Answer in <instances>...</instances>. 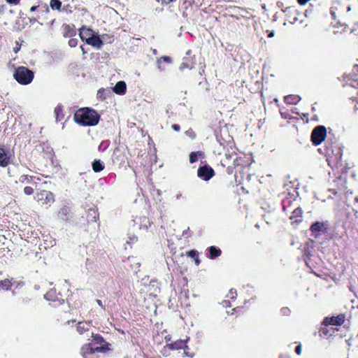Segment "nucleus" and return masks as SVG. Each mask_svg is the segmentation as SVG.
<instances>
[{
	"mask_svg": "<svg viewBox=\"0 0 358 358\" xmlns=\"http://www.w3.org/2000/svg\"><path fill=\"white\" fill-rule=\"evenodd\" d=\"M102 337L96 335L92 342L85 344L80 349V354L83 358H98V353L105 352L108 348L103 345Z\"/></svg>",
	"mask_w": 358,
	"mask_h": 358,
	"instance_id": "obj_1",
	"label": "nucleus"
},
{
	"mask_svg": "<svg viewBox=\"0 0 358 358\" xmlns=\"http://www.w3.org/2000/svg\"><path fill=\"white\" fill-rule=\"evenodd\" d=\"M73 118L76 123L82 126H95L99 123L100 116L93 109L83 108L75 113Z\"/></svg>",
	"mask_w": 358,
	"mask_h": 358,
	"instance_id": "obj_2",
	"label": "nucleus"
},
{
	"mask_svg": "<svg viewBox=\"0 0 358 358\" xmlns=\"http://www.w3.org/2000/svg\"><path fill=\"white\" fill-rule=\"evenodd\" d=\"M13 76L20 84L28 85L33 80L34 73L24 66H20L15 70Z\"/></svg>",
	"mask_w": 358,
	"mask_h": 358,
	"instance_id": "obj_3",
	"label": "nucleus"
},
{
	"mask_svg": "<svg viewBox=\"0 0 358 358\" xmlns=\"http://www.w3.org/2000/svg\"><path fill=\"white\" fill-rule=\"evenodd\" d=\"M185 347H187L185 345V341L179 340L173 343H170L165 346L163 350V353L166 355H171L174 357L176 354L181 353L180 351L178 352V350H181Z\"/></svg>",
	"mask_w": 358,
	"mask_h": 358,
	"instance_id": "obj_4",
	"label": "nucleus"
},
{
	"mask_svg": "<svg viewBox=\"0 0 358 358\" xmlns=\"http://www.w3.org/2000/svg\"><path fill=\"white\" fill-rule=\"evenodd\" d=\"M327 136V129L324 126H317L312 131L311 141L314 145L322 143Z\"/></svg>",
	"mask_w": 358,
	"mask_h": 358,
	"instance_id": "obj_5",
	"label": "nucleus"
},
{
	"mask_svg": "<svg viewBox=\"0 0 358 358\" xmlns=\"http://www.w3.org/2000/svg\"><path fill=\"white\" fill-rule=\"evenodd\" d=\"M34 199L37 202H41L42 204L50 206L55 201L54 194L49 192L43 190L38 192Z\"/></svg>",
	"mask_w": 358,
	"mask_h": 358,
	"instance_id": "obj_6",
	"label": "nucleus"
},
{
	"mask_svg": "<svg viewBox=\"0 0 358 358\" xmlns=\"http://www.w3.org/2000/svg\"><path fill=\"white\" fill-rule=\"evenodd\" d=\"M197 176L203 180H208L214 176V170L205 165L198 169Z\"/></svg>",
	"mask_w": 358,
	"mask_h": 358,
	"instance_id": "obj_7",
	"label": "nucleus"
},
{
	"mask_svg": "<svg viewBox=\"0 0 358 358\" xmlns=\"http://www.w3.org/2000/svg\"><path fill=\"white\" fill-rule=\"evenodd\" d=\"M345 321L343 315H339L337 316H333L331 317H326L324 320V323L327 325H336L340 326Z\"/></svg>",
	"mask_w": 358,
	"mask_h": 358,
	"instance_id": "obj_8",
	"label": "nucleus"
},
{
	"mask_svg": "<svg viewBox=\"0 0 358 358\" xmlns=\"http://www.w3.org/2000/svg\"><path fill=\"white\" fill-rule=\"evenodd\" d=\"M87 43L97 49H100L103 45V41L97 35L93 34L90 38H87Z\"/></svg>",
	"mask_w": 358,
	"mask_h": 358,
	"instance_id": "obj_9",
	"label": "nucleus"
},
{
	"mask_svg": "<svg viewBox=\"0 0 358 358\" xmlns=\"http://www.w3.org/2000/svg\"><path fill=\"white\" fill-rule=\"evenodd\" d=\"M127 90V85L124 81H118L113 87V92L119 95L125 94Z\"/></svg>",
	"mask_w": 358,
	"mask_h": 358,
	"instance_id": "obj_10",
	"label": "nucleus"
},
{
	"mask_svg": "<svg viewBox=\"0 0 358 358\" xmlns=\"http://www.w3.org/2000/svg\"><path fill=\"white\" fill-rule=\"evenodd\" d=\"M350 85L353 87L358 88V65H355L353 67L352 73L350 76Z\"/></svg>",
	"mask_w": 358,
	"mask_h": 358,
	"instance_id": "obj_11",
	"label": "nucleus"
},
{
	"mask_svg": "<svg viewBox=\"0 0 358 358\" xmlns=\"http://www.w3.org/2000/svg\"><path fill=\"white\" fill-rule=\"evenodd\" d=\"M10 162V158L6 152L5 150L0 147V166L2 167H6L8 165Z\"/></svg>",
	"mask_w": 358,
	"mask_h": 358,
	"instance_id": "obj_12",
	"label": "nucleus"
},
{
	"mask_svg": "<svg viewBox=\"0 0 358 358\" xmlns=\"http://www.w3.org/2000/svg\"><path fill=\"white\" fill-rule=\"evenodd\" d=\"M94 34L93 31L90 29H87L85 27H83L80 29V37L83 41H85L87 42V38L92 36Z\"/></svg>",
	"mask_w": 358,
	"mask_h": 358,
	"instance_id": "obj_13",
	"label": "nucleus"
},
{
	"mask_svg": "<svg viewBox=\"0 0 358 358\" xmlns=\"http://www.w3.org/2000/svg\"><path fill=\"white\" fill-rule=\"evenodd\" d=\"M63 35L64 37H72L76 35L74 28L69 24L63 26Z\"/></svg>",
	"mask_w": 358,
	"mask_h": 358,
	"instance_id": "obj_14",
	"label": "nucleus"
},
{
	"mask_svg": "<svg viewBox=\"0 0 358 358\" xmlns=\"http://www.w3.org/2000/svg\"><path fill=\"white\" fill-rule=\"evenodd\" d=\"M90 328V324L86 322H79L77 324V331L79 334H83L85 331H87Z\"/></svg>",
	"mask_w": 358,
	"mask_h": 358,
	"instance_id": "obj_15",
	"label": "nucleus"
},
{
	"mask_svg": "<svg viewBox=\"0 0 358 358\" xmlns=\"http://www.w3.org/2000/svg\"><path fill=\"white\" fill-rule=\"evenodd\" d=\"M36 179L35 176H29L27 175H22L19 178V182L21 183H32Z\"/></svg>",
	"mask_w": 358,
	"mask_h": 358,
	"instance_id": "obj_16",
	"label": "nucleus"
},
{
	"mask_svg": "<svg viewBox=\"0 0 358 358\" xmlns=\"http://www.w3.org/2000/svg\"><path fill=\"white\" fill-rule=\"evenodd\" d=\"M210 257V259H215L221 255V250L215 246H210L209 248Z\"/></svg>",
	"mask_w": 358,
	"mask_h": 358,
	"instance_id": "obj_17",
	"label": "nucleus"
},
{
	"mask_svg": "<svg viewBox=\"0 0 358 358\" xmlns=\"http://www.w3.org/2000/svg\"><path fill=\"white\" fill-rule=\"evenodd\" d=\"M92 169L94 172H100L104 169L100 160H94L92 163Z\"/></svg>",
	"mask_w": 358,
	"mask_h": 358,
	"instance_id": "obj_18",
	"label": "nucleus"
},
{
	"mask_svg": "<svg viewBox=\"0 0 358 358\" xmlns=\"http://www.w3.org/2000/svg\"><path fill=\"white\" fill-rule=\"evenodd\" d=\"M50 5L52 9L59 10L62 6V2L59 0H51Z\"/></svg>",
	"mask_w": 358,
	"mask_h": 358,
	"instance_id": "obj_19",
	"label": "nucleus"
},
{
	"mask_svg": "<svg viewBox=\"0 0 358 358\" xmlns=\"http://www.w3.org/2000/svg\"><path fill=\"white\" fill-rule=\"evenodd\" d=\"M11 285L10 280L6 279L0 282V288L4 290H8L11 287Z\"/></svg>",
	"mask_w": 358,
	"mask_h": 358,
	"instance_id": "obj_20",
	"label": "nucleus"
},
{
	"mask_svg": "<svg viewBox=\"0 0 358 358\" xmlns=\"http://www.w3.org/2000/svg\"><path fill=\"white\" fill-rule=\"evenodd\" d=\"M298 96H293V95H289L285 97V101L291 104H295L299 101Z\"/></svg>",
	"mask_w": 358,
	"mask_h": 358,
	"instance_id": "obj_21",
	"label": "nucleus"
},
{
	"mask_svg": "<svg viewBox=\"0 0 358 358\" xmlns=\"http://www.w3.org/2000/svg\"><path fill=\"white\" fill-rule=\"evenodd\" d=\"M201 155H202L201 152H191L190 155H189V162H190V163L193 164L195 162H196L197 159H198V157L199 156H201Z\"/></svg>",
	"mask_w": 358,
	"mask_h": 358,
	"instance_id": "obj_22",
	"label": "nucleus"
},
{
	"mask_svg": "<svg viewBox=\"0 0 358 358\" xmlns=\"http://www.w3.org/2000/svg\"><path fill=\"white\" fill-rule=\"evenodd\" d=\"M338 6H341V2L339 1H335L331 8L330 12L334 19H336V11L338 10Z\"/></svg>",
	"mask_w": 358,
	"mask_h": 358,
	"instance_id": "obj_23",
	"label": "nucleus"
},
{
	"mask_svg": "<svg viewBox=\"0 0 358 358\" xmlns=\"http://www.w3.org/2000/svg\"><path fill=\"white\" fill-rule=\"evenodd\" d=\"M150 224H151V223H150L149 219L147 217H143L141 219V223L140 228L147 230L148 229L149 226H150Z\"/></svg>",
	"mask_w": 358,
	"mask_h": 358,
	"instance_id": "obj_24",
	"label": "nucleus"
},
{
	"mask_svg": "<svg viewBox=\"0 0 358 358\" xmlns=\"http://www.w3.org/2000/svg\"><path fill=\"white\" fill-rule=\"evenodd\" d=\"M55 292L53 291V290H51L50 292H48L45 295V298L46 300H48V301H55L56 299H55Z\"/></svg>",
	"mask_w": 358,
	"mask_h": 358,
	"instance_id": "obj_25",
	"label": "nucleus"
},
{
	"mask_svg": "<svg viewBox=\"0 0 358 358\" xmlns=\"http://www.w3.org/2000/svg\"><path fill=\"white\" fill-rule=\"evenodd\" d=\"M55 113L56 115L57 120H59V117L62 116V106L60 105L57 106L55 108Z\"/></svg>",
	"mask_w": 358,
	"mask_h": 358,
	"instance_id": "obj_26",
	"label": "nucleus"
},
{
	"mask_svg": "<svg viewBox=\"0 0 358 358\" xmlns=\"http://www.w3.org/2000/svg\"><path fill=\"white\" fill-rule=\"evenodd\" d=\"M322 225L320 222H316L311 226V230L313 231H319L321 230Z\"/></svg>",
	"mask_w": 358,
	"mask_h": 358,
	"instance_id": "obj_27",
	"label": "nucleus"
},
{
	"mask_svg": "<svg viewBox=\"0 0 358 358\" xmlns=\"http://www.w3.org/2000/svg\"><path fill=\"white\" fill-rule=\"evenodd\" d=\"M234 155H236V153L234 151L231 152H226L225 153L226 159H225V160H224V162L227 164L228 163L227 160L230 159Z\"/></svg>",
	"mask_w": 358,
	"mask_h": 358,
	"instance_id": "obj_28",
	"label": "nucleus"
},
{
	"mask_svg": "<svg viewBox=\"0 0 358 358\" xmlns=\"http://www.w3.org/2000/svg\"><path fill=\"white\" fill-rule=\"evenodd\" d=\"M24 192L26 195H31L34 193V189L31 187L27 186L24 188Z\"/></svg>",
	"mask_w": 358,
	"mask_h": 358,
	"instance_id": "obj_29",
	"label": "nucleus"
},
{
	"mask_svg": "<svg viewBox=\"0 0 358 358\" xmlns=\"http://www.w3.org/2000/svg\"><path fill=\"white\" fill-rule=\"evenodd\" d=\"M78 45V39L77 38H71L69 41V45L71 48H74Z\"/></svg>",
	"mask_w": 358,
	"mask_h": 358,
	"instance_id": "obj_30",
	"label": "nucleus"
},
{
	"mask_svg": "<svg viewBox=\"0 0 358 358\" xmlns=\"http://www.w3.org/2000/svg\"><path fill=\"white\" fill-rule=\"evenodd\" d=\"M161 60H163L164 62H171V59L168 56H164L162 57H161L159 60H158V64H159V68L161 69V66H160V61Z\"/></svg>",
	"mask_w": 358,
	"mask_h": 358,
	"instance_id": "obj_31",
	"label": "nucleus"
},
{
	"mask_svg": "<svg viewBox=\"0 0 358 358\" xmlns=\"http://www.w3.org/2000/svg\"><path fill=\"white\" fill-rule=\"evenodd\" d=\"M236 296V290H234L233 289H230L229 292V294H227V296L231 299H234Z\"/></svg>",
	"mask_w": 358,
	"mask_h": 358,
	"instance_id": "obj_32",
	"label": "nucleus"
},
{
	"mask_svg": "<svg viewBox=\"0 0 358 358\" xmlns=\"http://www.w3.org/2000/svg\"><path fill=\"white\" fill-rule=\"evenodd\" d=\"M281 311H282V313L284 315H289V313H290V310H289L288 308H286V307H285V308H282Z\"/></svg>",
	"mask_w": 358,
	"mask_h": 358,
	"instance_id": "obj_33",
	"label": "nucleus"
},
{
	"mask_svg": "<svg viewBox=\"0 0 358 358\" xmlns=\"http://www.w3.org/2000/svg\"><path fill=\"white\" fill-rule=\"evenodd\" d=\"M189 255L192 257H197V252L196 250H191L189 252Z\"/></svg>",
	"mask_w": 358,
	"mask_h": 358,
	"instance_id": "obj_34",
	"label": "nucleus"
},
{
	"mask_svg": "<svg viewBox=\"0 0 358 358\" xmlns=\"http://www.w3.org/2000/svg\"><path fill=\"white\" fill-rule=\"evenodd\" d=\"M301 346L300 345H297L295 350L296 353L299 355L301 354Z\"/></svg>",
	"mask_w": 358,
	"mask_h": 358,
	"instance_id": "obj_35",
	"label": "nucleus"
},
{
	"mask_svg": "<svg viewBox=\"0 0 358 358\" xmlns=\"http://www.w3.org/2000/svg\"><path fill=\"white\" fill-rule=\"evenodd\" d=\"M171 127H172V129H173V130H175V131H180V126H179L178 124H173V125L171 126Z\"/></svg>",
	"mask_w": 358,
	"mask_h": 358,
	"instance_id": "obj_36",
	"label": "nucleus"
},
{
	"mask_svg": "<svg viewBox=\"0 0 358 358\" xmlns=\"http://www.w3.org/2000/svg\"><path fill=\"white\" fill-rule=\"evenodd\" d=\"M310 0H297L298 3L300 4V5H305L306 3H307L308 1H310Z\"/></svg>",
	"mask_w": 358,
	"mask_h": 358,
	"instance_id": "obj_37",
	"label": "nucleus"
},
{
	"mask_svg": "<svg viewBox=\"0 0 358 358\" xmlns=\"http://www.w3.org/2000/svg\"><path fill=\"white\" fill-rule=\"evenodd\" d=\"M8 3L17 4L20 0H6Z\"/></svg>",
	"mask_w": 358,
	"mask_h": 358,
	"instance_id": "obj_38",
	"label": "nucleus"
},
{
	"mask_svg": "<svg viewBox=\"0 0 358 358\" xmlns=\"http://www.w3.org/2000/svg\"><path fill=\"white\" fill-rule=\"evenodd\" d=\"M96 303L101 308L105 309V307L103 305L102 301L101 300H96Z\"/></svg>",
	"mask_w": 358,
	"mask_h": 358,
	"instance_id": "obj_39",
	"label": "nucleus"
},
{
	"mask_svg": "<svg viewBox=\"0 0 358 358\" xmlns=\"http://www.w3.org/2000/svg\"><path fill=\"white\" fill-rule=\"evenodd\" d=\"M294 213L296 215H299V214H301V209H299V208H296V209L294 210Z\"/></svg>",
	"mask_w": 358,
	"mask_h": 358,
	"instance_id": "obj_40",
	"label": "nucleus"
},
{
	"mask_svg": "<svg viewBox=\"0 0 358 358\" xmlns=\"http://www.w3.org/2000/svg\"><path fill=\"white\" fill-rule=\"evenodd\" d=\"M17 47L14 48V52L15 53H17L19 51L20 48V45H18L17 43Z\"/></svg>",
	"mask_w": 358,
	"mask_h": 358,
	"instance_id": "obj_41",
	"label": "nucleus"
},
{
	"mask_svg": "<svg viewBox=\"0 0 358 358\" xmlns=\"http://www.w3.org/2000/svg\"><path fill=\"white\" fill-rule=\"evenodd\" d=\"M67 213V208H62L60 211V213H62L64 215H66Z\"/></svg>",
	"mask_w": 358,
	"mask_h": 358,
	"instance_id": "obj_42",
	"label": "nucleus"
},
{
	"mask_svg": "<svg viewBox=\"0 0 358 358\" xmlns=\"http://www.w3.org/2000/svg\"><path fill=\"white\" fill-rule=\"evenodd\" d=\"M268 36L269 38H272L274 36V31H271V33L268 34Z\"/></svg>",
	"mask_w": 358,
	"mask_h": 358,
	"instance_id": "obj_43",
	"label": "nucleus"
},
{
	"mask_svg": "<svg viewBox=\"0 0 358 358\" xmlns=\"http://www.w3.org/2000/svg\"><path fill=\"white\" fill-rule=\"evenodd\" d=\"M137 238L135 236H133V237L131 238L132 241H136Z\"/></svg>",
	"mask_w": 358,
	"mask_h": 358,
	"instance_id": "obj_44",
	"label": "nucleus"
},
{
	"mask_svg": "<svg viewBox=\"0 0 358 358\" xmlns=\"http://www.w3.org/2000/svg\"><path fill=\"white\" fill-rule=\"evenodd\" d=\"M199 262H199V260L198 259V258H196V259H195V264H196V265H199Z\"/></svg>",
	"mask_w": 358,
	"mask_h": 358,
	"instance_id": "obj_45",
	"label": "nucleus"
},
{
	"mask_svg": "<svg viewBox=\"0 0 358 358\" xmlns=\"http://www.w3.org/2000/svg\"><path fill=\"white\" fill-rule=\"evenodd\" d=\"M80 49L82 50L83 53V54H85V49L83 48V46H80Z\"/></svg>",
	"mask_w": 358,
	"mask_h": 358,
	"instance_id": "obj_46",
	"label": "nucleus"
},
{
	"mask_svg": "<svg viewBox=\"0 0 358 358\" xmlns=\"http://www.w3.org/2000/svg\"><path fill=\"white\" fill-rule=\"evenodd\" d=\"M185 67V64H182L180 66V69H183Z\"/></svg>",
	"mask_w": 358,
	"mask_h": 358,
	"instance_id": "obj_47",
	"label": "nucleus"
},
{
	"mask_svg": "<svg viewBox=\"0 0 358 358\" xmlns=\"http://www.w3.org/2000/svg\"><path fill=\"white\" fill-rule=\"evenodd\" d=\"M35 9H36V7H35V6H32V7L31 8V10H35Z\"/></svg>",
	"mask_w": 358,
	"mask_h": 358,
	"instance_id": "obj_48",
	"label": "nucleus"
},
{
	"mask_svg": "<svg viewBox=\"0 0 358 358\" xmlns=\"http://www.w3.org/2000/svg\"><path fill=\"white\" fill-rule=\"evenodd\" d=\"M350 10H351V8L350 6H348V8H347V11L349 12Z\"/></svg>",
	"mask_w": 358,
	"mask_h": 358,
	"instance_id": "obj_49",
	"label": "nucleus"
},
{
	"mask_svg": "<svg viewBox=\"0 0 358 358\" xmlns=\"http://www.w3.org/2000/svg\"><path fill=\"white\" fill-rule=\"evenodd\" d=\"M234 164L236 165V163ZM239 164H240V163L238 162V160L237 159V165H239Z\"/></svg>",
	"mask_w": 358,
	"mask_h": 358,
	"instance_id": "obj_50",
	"label": "nucleus"
},
{
	"mask_svg": "<svg viewBox=\"0 0 358 358\" xmlns=\"http://www.w3.org/2000/svg\"><path fill=\"white\" fill-rule=\"evenodd\" d=\"M274 101H275V102H278V99H275Z\"/></svg>",
	"mask_w": 358,
	"mask_h": 358,
	"instance_id": "obj_51",
	"label": "nucleus"
},
{
	"mask_svg": "<svg viewBox=\"0 0 358 358\" xmlns=\"http://www.w3.org/2000/svg\"><path fill=\"white\" fill-rule=\"evenodd\" d=\"M281 358H289V357H281Z\"/></svg>",
	"mask_w": 358,
	"mask_h": 358,
	"instance_id": "obj_52",
	"label": "nucleus"
}]
</instances>
